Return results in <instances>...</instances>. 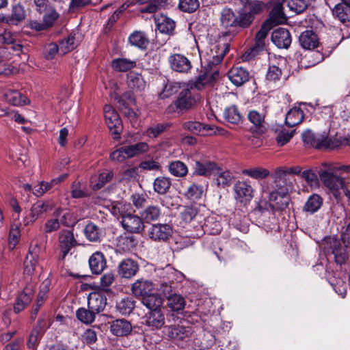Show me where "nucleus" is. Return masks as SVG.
Returning a JSON list of instances; mask_svg holds the SVG:
<instances>
[{"label": "nucleus", "instance_id": "nucleus-1", "mask_svg": "<svg viewBox=\"0 0 350 350\" xmlns=\"http://www.w3.org/2000/svg\"><path fill=\"white\" fill-rule=\"evenodd\" d=\"M200 100V96L194 94L189 88L183 89L175 101L167 108L168 113L188 111L195 108Z\"/></svg>", "mask_w": 350, "mask_h": 350}, {"label": "nucleus", "instance_id": "nucleus-2", "mask_svg": "<svg viewBox=\"0 0 350 350\" xmlns=\"http://www.w3.org/2000/svg\"><path fill=\"white\" fill-rule=\"evenodd\" d=\"M273 27V25L269 24V21L264 22L260 30L256 35L254 45L242 55L241 58L243 61H250L264 49L265 40L267 38L269 31Z\"/></svg>", "mask_w": 350, "mask_h": 350}, {"label": "nucleus", "instance_id": "nucleus-3", "mask_svg": "<svg viewBox=\"0 0 350 350\" xmlns=\"http://www.w3.org/2000/svg\"><path fill=\"white\" fill-rule=\"evenodd\" d=\"M180 218L183 224H191V226L196 228V233L192 234L193 237H200L205 232L203 226L199 224L202 217L199 215V210L196 206L184 207L180 213Z\"/></svg>", "mask_w": 350, "mask_h": 350}, {"label": "nucleus", "instance_id": "nucleus-4", "mask_svg": "<svg viewBox=\"0 0 350 350\" xmlns=\"http://www.w3.org/2000/svg\"><path fill=\"white\" fill-rule=\"evenodd\" d=\"M319 177L324 185L333 191L342 190L345 194L346 188L350 187V180L340 177L326 170L320 173Z\"/></svg>", "mask_w": 350, "mask_h": 350}, {"label": "nucleus", "instance_id": "nucleus-5", "mask_svg": "<svg viewBox=\"0 0 350 350\" xmlns=\"http://www.w3.org/2000/svg\"><path fill=\"white\" fill-rule=\"evenodd\" d=\"M103 111L106 124L113 138L114 139H120V133L122 131V124L119 115L110 105H105Z\"/></svg>", "mask_w": 350, "mask_h": 350}, {"label": "nucleus", "instance_id": "nucleus-6", "mask_svg": "<svg viewBox=\"0 0 350 350\" xmlns=\"http://www.w3.org/2000/svg\"><path fill=\"white\" fill-rule=\"evenodd\" d=\"M173 233V227L169 224H154L148 230V237L157 242L167 241Z\"/></svg>", "mask_w": 350, "mask_h": 350}, {"label": "nucleus", "instance_id": "nucleus-7", "mask_svg": "<svg viewBox=\"0 0 350 350\" xmlns=\"http://www.w3.org/2000/svg\"><path fill=\"white\" fill-rule=\"evenodd\" d=\"M55 206V204L51 200L36 202L32 205L30 214L25 220V225L33 223L36 219L53 210Z\"/></svg>", "mask_w": 350, "mask_h": 350}, {"label": "nucleus", "instance_id": "nucleus-8", "mask_svg": "<svg viewBox=\"0 0 350 350\" xmlns=\"http://www.w3.org/2000/svg\"><path fill=\"white\" fill-rule=\"evenodd\" d=\"M77 245V241L73 233L69 230H63L59 234L58 246L59 254L58 260H63L71 249Z\"/></svg>", "mask_w": 350, "mask_h": 350}, {"label": "nucleus", "instance_id": "nucleus-9", "mask_svg": "<svg viewBox=\"0 0 350 350\" xmlns=\"http://www.w3.org/2000/svg\"><path fill=\"white\" fill-rule=\"evenodd\" d=\"M184 129L195 134L200 135H211L220 133L221 129L217 126L211 124H202L196 121H187L183 124Z\"/></svg>", "mask_w": 350, "mask_h": 350}, {"label": "nucleus", "instance_id": "nucleus-10", "mask_svg": "<svg viewBox=\"0 0 350 350\" xmlns=\"http://www.w3.org/2000/svg\"><path fill=\"white\" fill-rule=\"evenodd\" d=\"M36 282L30 281L27 283L23 292L18 296L14 307V311L16 313L21 312L25 308L31 301L33 293L35 292Z\"/></svg>", "mask_w": 350, "mask_h": 350}, {"label": "nucleus", "instance_id": "nucleus-11", "mask_svg": "<svg viewBox=\"0 0 350 350\" xmlns=\"http://www.w3.org/2000/svg\"><path fill=\"white\" fill-rule=\"evenodd\" d=\"M121 223L122 227L131 233H139L144 228L143 219L132 213L122 214Z\"/></svg>", "mask_w": 350, "mask_h": 350}, {"label": "nucleus", "instance_id": "nucleus-12", "mask_svg": "<svg viewBox=\"0 0 350 350\" xmlns=\"http://www.w3.org/2000/svg\"><path fill=\"white\" fill-rule=\"evenodd\" d=\"M168 62L171 68L178 72L187 73L192 68L190 60L182 54L171 55L168 57Z\"/></svg>", "mask_w": 350, "mask_h": 350}, {"label": "nucleus", "instance_id": "nucleus-13", "mask_svg": "<svg viewBox=\"0 0 350 350\" xmlns=\"http://www.w3.org/2000/svg\"><path fill=\"white\" fill-rule=\"evenodd\" d=\"M235 198L242 203L252 200L254 196V189L246 181H238L234 186Z\"/></svg>", "mask_w": 350, "mask_h": 350}, {"label": "nucleus", "instance_id": "nucleus-14", "mask_svg": "<svg viewBox=\"0 0 350 350\" xmlns=\"http://www.w3.org/2000/svg\"><path fill=\"white\" fill-rule=\"evenodd\" d=\"M40 248L37 244L31 245L29 252L24 261V273L26 275H31L37 265Z\"/></svg>", "mask_w": 350, "mask_h": 350}, {"label": "nucleus", "instance_id": "nucleus-15", "mask_svg": "<svg viewBox=\"0 0 350 350\" xmlns=\"http://www.w3.org/2000/svg\"><path fill=\"white\" fill-rule=\"evenodd\" d=\"M272 42L280 49H288L292 42L290 32L285 28H278L271 33Z\"/></svg>", "mask_w": 350, "mask_h": 350}, {"label": "nucleus", "instance_id": "nucleus-16", "mask_svg": "<svg viewBox=\"0 0 350 350\" xmlns=\"http://www.w3.org/2000/svg\"><path fill=\"white\" fill-rule=\"evenodd\" d=\"M276 187L280 188L284 187L282 196L288 193L289 189L293 186V180H292L289 175L284 171V168L278 167L275 170L274 174L272 175Z\"/></svg>", "mask_w": 350, "mask_h": 350}, {"label": "nucleus", "instance_id": "nucleus-17", "mask_svg": "<svg viewBox=\"0 0 350 350\" xmlns=\"http://www.w3.org/2000/svg\"><path fill=\"white\" fill-rule=\"evenodd\" d=\"M154 291V284L148 280L140 279L136 280L131 286L132 293L139 297H144L150 295L151 292Z\"/></svg>", "mask_w": 350, "mask_h": 350}, {"label": "nucleus", "instance_id": "nucleus-18", "mask_svg": "<svg viewBox=\"0 0 350 350\" xmlns=\"http://www.w3.org/2000/svg\"><path fill=\"white\" fill-rule=\"evenodd\" d=\"M138 271V263L131 258L123 260L118 265V273L122 278H131L135 276Z\"/></svg>", "mask_w": 350, "mask_h": 350}, {"label": "nucleus", "instance_id": "nucleus-19", "mask_svg": "<svg viewBox=\"0 0 350 350\" xmlns=\"http://www.w3.org/2000/svg\"><path fill=\"white\" fill-rule=\"evenodd\" d=\"M107 304L106 297L100 292H92L88 299V308L96 314L102 312Z\"/></svg>", "mask_w": 350, "mask_h": 350}, {"label": "nucleus", "instance_id": "nucleus-20", "mask_svg": "<svg viewBox=\"0 0 350 350\" xmlns=\"http://www.w3.org/2000/svg\"><path fill=\"white\" fill-rule=\"evenodd\" d=\"M228 79L236 86H241L248 81L249 72L243 67H234L228 73Z\"/></svg>", "mask_w": 350, "mask_h": 350}, {"label": "nucleus", "instance_id": "nucleus-21", "mask_svg": "<svg viewBox=\"0 0 350 350\" xmlns=\"http://www.w3.org/2000/svg\"><path fill=\"white\" fill-rule=\"evenodd\" d=\"M267 106H265L262 111L250 110L247 114L249 121L254 124L260 132H264L266 129L265 116L267 112Z\"/></svg>", "mask_w": 350, "mask_h": 350}, {"label": "nucleus", "instance_id": "nucleus-22", "mask_svg": "<svg viewBox=\"0 0 350 350\" xmlns=\"http://www.w3.org/2000/svg\"><path fill=\"white\" fill-rule=\"evenodd\" d=\"M89 266L92 273H101L107 267L104 254L100 252L93 253L89 258Z\"/></svg>", "mask_w": 350, "mask_h": 350}, {"label": "nucleus", "instance_id": "nucleus-23", "mask_svg": "<svg viewBox=\"0 0 350 350\" xmlns=\"http://www.w3.org/2000/svg\"><path fill=\"white\" fill-rule=\"evenodd\" d=\"M113 176L112 171L105 170L97 174L92 176L90 185L94 190L102 188L106 183L110 182Z\"/></svg>", "mask_w": 350, "mask_h": 350}, {"label": "nucleus", "instance_id": "nucleus-24", "mask_svg": "<svg viewBox=\"0 0 350 350\" xmlns=\"http://www.w3.org/2000/svg\"><path fill=\"white\" fill-rule=\"evenodd\" d=\"M165 323V317L161 309L152 310L146 314V324L152 329L161 328Z\"/></svg>", "mask_w": 350, "mask_h": 350}, {"label": "nucleus", "instance_id": "nucleus-25", "mask_svg": "<svg viewBox=\"0 0 350 350\" xmlns=\"http://www.w3.org/2000/svg\"><path fill=\"white\" fill-rule=\"evenodd\" d=\"M25 17V8L21 3H18L12 5L11 15L6 16V23L10 25H17L24 21Z\"/></svg>", "mask_w": 350, "mask_h": 350}, {"label": "nucleus", "instance_id": "nucleus-26", "mask_svg": "<svg viewBox=\"0 0 350 350\" xmlns=\"http://www.w3.org/2000/svg\"><path fill=\"white\" fill-rule=\"evenodd\" d=\"M110 330L113 334L120 336L130 334L132 326L129 321L124 319H117L111 322Z\"/></svg>", "mask_w": 350, "mask_h": 350}, {"label": "nucleus", "instance_id": "nucleus-27", "mask_svg": "<svg viewBox=\"0 0 350 350\" xmlns=\"http://www.w3.org/2000/svg\"><path fill=\"white\" fill-rule=\"evenodd\" d=\"M157 29L162 33L170 34L175 28V22L164 14L155 17Z\"/></svg>", "mask_w": 350, "mask_h": 350}, {"label": "nucleus", "instance_id": "nucleus-28", "mask_svg": "<svg viewBox=\"0 0 350 350\" xmlns=\"http://www.w3.org/2000/svg\"><path fill=\"white\" fill-rule=\"evenodd\" d=\"M127 85L133 91L141 92L146 88V83L141 74L130 72L127 75Z\"/></svg>", "mask_w": 350, "mask_h": 350}, {"label": "nucleus", "instance_id": "nucleus-29", "mask_svg": "<svg viewBox=\"0 0 350 350\" xmlns=\"http://www.w3.org/2000/svg\"><path fill=\"white\" fill-rule=\"evenodd\" d=\"M299 40L301 46L305 49H313L318 46V38L317 35L310 30H306L299 36Z\"/></svg>", "mask_w": 350, "mask_h": 350}, {"label": "nucleus", "instance_id": "nucleus-30", "mask_svg": "<svg viewBox=\"0 0 350 350\" xmlns=\"http://www.w3.org/2000/svg\"><path fill=\"white\" fill-rule=\"evenodd\" d=\"M328 243L330 246L327 249L331 250L334 255L336 262L338 263L343 262L347 258L345 249L341 246L340 242L336 239H329L328 241H326V244Z\"/></svg>", "mask_w": 350, "mask_h": 350}, {"label": "nucleus", "instance_id": "nucleus-31", "mask_svg": "<svg viewBox=\"0 0 350 350\" xmlns=\"http://www.w3.org/2000/svg\"><path fill=\"white\" fill-rule=\"evenodd\" d=\"M304 118L303 111L297 107L291 108L286 116L285 123L289 127H293L300 124Z\"/></svg>", "mask_w": 350, "mask_h": 350}, {"label": "nucleus", "instance_id": "nucleus-32", "mask_svg": "<svg viewBox=\"0 0 350 350\" xmlns=\"http://www.w3.org/2000/svg\"><path fill=\"white\" fill-rule=\"evenodd\" d=\"M286 16L283 12V6L282 3H277L274 5L270 12L269 18L265 21H269V24H272L273 27L285 22Z\"/></svg>", "mask_w": 350, "mask_h": 350}, {"label": "nucleus", "instance_id": "nucleus-33", "mask_svg": "<svg viewBox=\"0 0 350 350\" xmlns=\"http://www.w3.org/2000/svg\"><path fill=\"white\" fill-rule=\"evenodd\" d=\"M10 59V52L8 51V49L5 47H0V74L9 75L16 72V68L5 63Z\"/></svg>", "mask_w": 350, "mask_h": 350}, {"label": "nucleus", "instance_id": "nucleus-34", "mask_svg": "<svg viewBox=\"0 0 350 350\" xmlns=\"http://www.w3.org/2000/svg\"><path fill=\"white\" fill-rule=\"evenodd\" d=\"M220 22L223 27L228 29L237 27L238 18L231 9L225 8L221 12Z\"/></svg>", "mask_w": 350, "mask_h": 350}, {"label": "nucleus", "instance_id": "nucleus-35", "mask_svg": "<svg viewBox=\"0 0 350 350\" xmlns=\"http://www.w3.org/2000/svg\"><path fill=\"white\" fill-rule=\"evenodd\" d=\"M143 304L151 311L152 310L161 309L163 304L162 298L154 291L151 292L142 298Z\"/></svg>", "mask_w": 350, "mask_h": 350}, {"label": "nucleus", "instance_id": "nucleus-36", "mask_svg": "<svg viewBox=\"0 0 350 350\" xmlns=\"http://www.w3.org/2000/svg\"><path fill=\"white\" fill-rule=\"evenodd\" d=\"M129 43L142 49H145L149 44V40L144 32L141 31H134L129 38Z\"/></svg>", "mask_w": 350, "mask_h": 350}, {"label": "nucleus", "instance_id": "nucleus-37", "mask_svg": "<svg viewBox=\"0 0 350 350\" xmlns=\"http://www.w3.org/2000/svg\"><path fill=\"white\" fill-rule=\"evenodd\" d=\"M332 14L342 23L349 21H350V5L342 2L339 3L333 8Z\"/></svg>", "mask_w": 350, "mask_h": 350}, {"label": "nucleus", "instance_id": "nucleus-38", "mask_svg": "<svg viewBox=\"0 0 350 350\" xmlns=\"http://www.w3.org/2000/svg\"><path fill=\"white\" fill-rule=\"evenodd\" d=\"M137 245V241L133 235L124 233L120 235L118 239V247L124 252L131 250L135 247Z\"/></svg>", "mask_w": 350, "mask_h": 350}, {"label": "nucleus", "instance_id": "nucleus-39", "mask_svg": "<svg viewBox=\"0 0 350 350\" xmlns=\"http://www.w3.org/2000/svg\"><path fill=\"white\" fill-rule=\"evenodd\" d=\"M136 65L135 61L126 58H116L111 62L112 68L118 72H126L135 68Z\"/></svg>", "mask_w": 350, "mask_h": 350}, {"label": "nucleus", "instance_id": "nucleus-40", "mask_svg": "<svg viewBox=\"0 0 350 350\" xmlns=\"http://www.w3.org/2000/svg\"><path fill=\"white\" fill-rule=\"evenodd\" d=\"M215 167V163L207 161H198L195 163L194 173L200 176H208L211 174Z\"/></svg>", "mask_w": 350, "mask_h": 350}, {"label": "nucleus", "instance_id": "nucleus-41", "mask_svg": "<svg viewBox=\"0 0 350 350\" xmlns=\"http://www.w3.org/2000/svg\"><path fill=\"white\" fill-rule=\"evenodd\" d=\"M323 204V199L317 194L310 196L304 206V211L310 213L317 212Z\"/></svg>", "mask_w": 350, "mask_h": 350}, {"label": "nucleus", "instance_id": "nucleus-42", "mask_svg": "<svg viewBox=\"0 0 350 350\" xmlns=\"http://www.w3.org/2000/svg\"><path fill=\"white\" fill-rule=\"evenodd\" d=\"M161 215V208L157 206H148L142 213V217L147 223L158 220Z\"/></svg>", "mask_w": 350, "mask_h": 350}, {"label": "nucleus", "instance_id": "nucleus-43", "mask_svg": "<svg viewBox=\"0 0 350 350\" xmlns=\"http://www.w3.org/2000/svg\"><path fill=\"white\" fill-rule=\"evenodd\" d=\"M5 100L13 105L26 104L27 98L16 90H8L4 94Z\"/></svg>", "mask_w": 350, "mask_h": 350}, {"label": "nucleus", "instance_id": "nucleus-44", "mask_svg": "<svg viewBox=\"0 0 350 350\" xmlns=\"http://www.w3.org/2000/svg\"><path fill=\"white\" fill-rule=\"evenodd\" d=\"M125 153L129 158H132L142 153L146 152L148 150V145L146 142H139L135 144L126 146Z\"/></svg>", "mask_w": 350, "mask_h": 350}, {"label": "nucleus", "instance_id": "nucleus-45", "mask_svg": "<svg viewBox=\"0 0 350 350\" xmlns=\"http://www.w3.org/2000/svg\"><path fill=\"white\" fill-rule=\"evenodd\" d=\"M171 187V180L169 178L160 176L157 177L153 183V187L155 192L159 194L166 193Z\"/></svg>", "mask_w": 350, "mask_h": 350}, {"label": "nucleus", "instance_id": "nucleus-46", "mask_svg": "<svg viewBox=\"0 0 350 350\" xmlns=\"http://www.w3.org/2000/svg\"><path fill=\"white\" fill-rule=\"evenodd\" d=\"M241 172L243 175L248 176L256 180L264 179L269 175V171L268 170L260 167L244 169Z\"/></svg>", "mask_w": 350, "mask_h": 350}, {"label": "nucleus", "instance_id": "nucleus-47", "mask_svg": "<svg viewBox=\"0 0 350 350\" xmlns=\"http://www.w3.org/2000/svg\"><path fill=\"white\" fill-rule=\"evenodd\" d=\"M219 73L217 72H214L213 75H209L207 73L200 75L195 82L191 85V90L194 88L198 90H201L203 89L206 85L210 84L214 81L215 76L218 75Z\"/></svg>", "mask_w": 350, "mask_h": 350}, {"label": "nucleus", "instance_id": "nucleus-48", "mask_svg": "<svg viewBox=\"0 0 350 350\" xmlns=\"http://www.w3.org/2000/svg\"><path fill=\"white\" fill-rule=\"evenodd\" d=\"M224 117L231 124H239L241 121V115L236 106L227 107L224 111Z\"/></svg>", "mask_w": 350, "mask_h": 350}, {"label": "nucleus", "instance_id": "nucleus-49", "mask_svg": "<svg viewBox=\"0 0 350 350\" xmlns=\"http://www.w3.org/2000/svg\"><path fill=\"white\" fill-rule=\"evenodd\" d=\"M169 171L174 176L183 177L187 174L188 168L183 162L175 161L170 163Z\"/></svg>", "mask_w": 350, "mask_h": 350}, {"label": "nucleus", "instance_id": "nucleus-50", "mask_svg": "<svg viewBox=\"0 0 350 350\" xmlns=\"http://www.w3.org/2000/svg\"><path fill=\"white\" fill-rule=\"evenodd\" d=\"M189 331L182 325L167 327V335L173 339L182 340L188 336Z\"/></svg>", "mask_w": 350, "mask_h": 350}, {"label": "nucleus", "instance_id": "nucleus-51", "mask_svg": "<svg viewBox=\"0 0 350 350\" xmlns=\"http://www.w3.org/2000/svg\"><path fill=\"white\" fill-rule=\"evenodd\" d=\"M167 305L174 311L183 310L185 306V299L178 294H173L167 298Z\"/></svg>", "mask_w": 350, "mask_h": 350}, {"label": "nucleus", "instance_id": "nucleus-52", "mask_svg": "<svg viewBox=\"0 0 350 350\" xmlns=\"http://www.w3.org/2000/svg\"><path fill=\"white\" fill-rule=\"evenodd\" d=\"M96 314V312L89 308L88 309L81 308L77 310L76 315L81 322L85 324H90L94 321Z\"/></svg>", "mask_w": 350, "mask_h": 350}, {"label": "nucleus", "instance_id": "nucleus-53", "mask_svg": "<svg viewBox=\"0 0 350 350\" xmlns=\"http://www.w3.org/2000/svg\"><path fill=\"white\" fill-rule=\"evenodd\" d=\"M58 46L59 52L63 55L72 51L77 46L75 35L70 34L66 38L63 39Z\"/></svg>", "mask_w": 350, "mask_h": 350}, {"label": "nucleus", "instance_id": "nucleus-54", "mask_svg": "<svg viewBox=\"0 0 350 350\" xmlns=\"http://www.w3.org/2000/svg\"><path fill=\"white\" fill-rule=\"evenodd\" d=\"M134 308L135 301L131 297L124 298L117 304V308L122 314H129Z\"/></svg>", "mask_w": 350, "mask_h": 350}, {"label": "nucleus", "instance_id": "nucleus-55", "mask_svg": "<svg viewBox=\"0 0 350 350\" xmlns=\"http://www.w3.org/2000/svg\"><path fill=\"white\" fill-rule=\"evenodd\" d=\"M84 233L86 238L90 241H98L101 235L99 228L93 223H90L85 226Z\"/></svg>", "mask_w": 350, "mask_h": 350}, {"label": "nucleus", "instance_id": "nucleus-56", "mask_svg": "<svg viewBox=\"0 0 350 350\" xmlns=\"http://www.w3.org/2000/svg\"><path fill=\"white\" fill-rule=\"evenodd\" d=\"M203 193V187L193 183L187 188L185 195L187 198L191 200H196L200 199Z\"/></svg>", "mask_w": 350, "mask_h": 350}, {"label": "nucleus", "instance_id": "nucleus-57", "mask_svg": "<svg viewBox=\"0 0 350 350\" xmlns=\"http://www.w3.org/2000/svg\"><path fill=\"white\" fill-rule=\"evenodd\" d=\"M180 89V84L176 82H168L163 87L159 96L161 99L169 98L175 94Z\"/></svg>", "mask_w": 350, "mask_h": 350}, {"label": "nucleus", "instance_id": "nucleus-58", "mask_svg": "<svg viewBox=\"0 0 350 350\" xmlns=\"http://www.w3.org/2000/svg\"><path fill=\"white\" fill-rule=\"evenodd\" d=\"M200 6L198 0H179L178 8L184 12H194Z\"/></svg>", "mask_w": 350, "mask_h": 350}, {"label": "nucleus", "instance_id": "nucleus-59", "mask_svg": "<svg viewBox=\"0 0 350 350\" xmlns=\"http://www.w3.org/2000/svg\"><path fill=\"white\" fill-rule=\"evenodd\" d=\"M42 14L43 23L46 28L51 27L59 16V14L53 7L48 8V10L42 12Z\"/></svg>", "mask_w": 350, "mask_h": 350}, {"label": "nucleus", "instance_id": "nucleus-60", "mask_svg": "<svg viewBox=\"0 0 350 350\" xmlns=\"http://www.w3.org/2000/svg\"><path fill=\"white\" fill-rule=\"evenodd\" d=\"M51 324V321L49 316L46 314H42L33 329L44 335Z\"/></svg>", "mask_w": 350, "mask_h": 350}, {"label": "nucleus", "instance_id": "nucleus-61", "mask_svg": "<svg viewBox=\"0 0 350 350\" xmlns=\"http://www.w3.org/2000/svg\"><path fill=\"white\" fill-rule=\"evenodd\" d=\"M287 5L290 10L296 14L303 12L308 5L306 0H289Z\"/></svg>", "mask_w": 350, "mask_h": 350}, {"label": "nucleus", "instance_id": "nucleus-62", "mask_svg": "<svg viewBox=\"0 0 350 350\" xmlns=\"http://www.w3.org/2000/svg\"><path fill=\"white\" fill-rule=\"evenodd\" d=\"M115 281V275L111 272L103 274L100 278V288L105 292L109 291V287Z\"/></svg>", "mask_w": 350, "mask_h": 350}, {"label": "nucleus", "instance_id": "nucleus-63", "mask_svg": "<svg viewBox=\"0 0 350 350\" xmlns=\"http://www.w3.org/2000/svg\"><path fill=\"white\" fill-rule=\"evenodd\" d=\"M301 177L306 181L310 187L316 188L319 186L318 177L312 170L302 172Z\"/></svg>", "mask_w": 350, "mask_h": 350}, {"label": "nucleus", "instance_id": "nucleus-64", "mask_svg": "<svg viewBox=\"0 0 350 350\" xmlns=\"http://www.w3.org/2000/svg\"><path fill=\"white\" fill-rule=\"evenodd\" d=\"M71 196L73 198H81L88 196L85 187L79 181H75L71 186Z\"/></svg>", "mask_w": 350, "mask_h": 350}]
</instances>
